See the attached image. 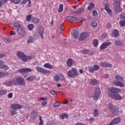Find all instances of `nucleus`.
<instances>
[{"label": "nucleus", "instance_id": "47", "mask_svg": "<svg viewBox=\"0 0 125 125\" xmlns=\"http://www.w3.org/2000/svg\"><path fill=\"white\" fill-rule=\"evenodd\" d=\"M8 75V72H0V77H4V76H6L7 75Z\"/></svg>", "mask_w": 125, "mask_h": 125}, {"label": "nucleus", "instance_id": "1", "mask_svg": "<svg viewBox=\"0 0 125 125\" xmlns=\"http://www.w3.org/2000/svg\"><path fill=\"white\" fill-rule=\"evenodd\" d=\"M115 79L117 81H114L113 83H112L113 85L120 87H124L125 86V84L123 83H125V81L122 77L117 75L115 76Z\"/></svg>", "mask_w": 125, "mask_h": 125}, {"label": "nucleus", "instance_id": "55", "mask_svg": "<svg viewBox=\"0 0 125 125\" xmlns=\"http://www.w3.org/2000/svg\"><path fill=\"white\" fill-rule=\"evenodd\" d=\"M105 27H106V28L107 29H110L111 27V24L110 23H107L106 24V25L105 26Z\"/></svg>", "mask_w": 125, "mask_h": 125}, {"label": "nucleus", "instance_id": "6", "mask_svg": "<svg viewBox=\"0 0 125 125\" xmlns=\"http://www.w3.org/2000/svg\"><path fill=\"white\" fill-rule=\"evenodd\" d=\"M101 94V91L100 88L98 86H96V88H95V93L94 94V96H93V99L95 100H98Z\"/></svg>", "mask_w": 125, "mask_h": 125}, {"label": "nucleus", "instance_id": "8", "mask_svg": "<svg viewBox=\"0 0 125 125\" xmlns=\"http://www.w3.org/2000/svg\"><path fill=\"white\" fill-rule=\"evenodd\" d=\"M44 28H43L42 25H40L38 29V33L40 36V37L42 39H43V35H44Z\"/></svg>", "mask_w": 125, "mask_h": 125}, {"label": "nucleus", "instance_id": "10", "mask_svg": "<svg viewBox=\"0 0 125 125\" xmlns=\"http://www.w3.org/2000/svg\"><path fill=\"white\" fill-rule=\"evenodd\" d=\"M100 68V66L97 65H93V67H89V72L94 73L95 71H98Z\"/></svg>", "mask_w": 125, "mask_h": 125}, {"label": "nucleus", "instance_id": "63", "mask_svg": "<svg viewBox=\"0 0 125 125\" xmlns=\"http://www.w3.org/2000/svg\"><path fill=\"white\" fill-rule=\"evenodd\" d=\"M36 115V113H35V112H32V113L31 114V116L32 117H33V118L35 117V115Z\"/></svg>", "mask_w": 125, "mask_h": 125}, {"label": "nucleus", "instance_id": "46", "mask_svg": "<svg viewBox=\"0 0 125 125\" xmlns=\"http://www.w3.org/2000/svg\"><path fill=\"white\" fill-rule=\"evenodd\" d=\"M34 41L33 37H28V39L27 40V43H30L31 42H32Z\"/></svg>", "mask_w": 125, "mask_h": 125}, {"label": "nucleus", "instance_id": "51", "mask_svg": "<svg viewBox=\"0 0 125 125\" xmlns=\"http://www.w3.org/2000/svg\"><path fill=\"white\" fill-rule=\"evenodd\" d=\"M35 79V77L33 76H31L30 77H29L27 80L29 81H32Z\"/></svg>", "mask_w": 125, "mask_h": 125}, {"label": "nucleus", "instance_id": "42", "mask_svg": "<svg viewBox=\"0 0 125 125\" xmlns=\"http://www.w3.org/2000/svg\"><path fill=\"white\" fill-rule=\"evenodd\" d=\"M31 19H32V15L29 14L26 16V21H30L31 20Z\"/></svg>", "mask_w": 125, "mask_h": 125}, {"label": "nucleus", "instance_id": "34", "mask_svg": "<svg viewBox=\"0 0 125 125\" xmlns=\"http://www.w3.org/2000/svg\"><path fill=\"white\" fill-rule=\"evenodd\" d=\"M93 44H94V46H98L99 44V40L98 39H94V40H93Z\"/></svg>", "mask_w": 125, "mask_h": 125}, {"label": "nucleus", "instance_id": "17", "mask_svg": "<svg viewBox=\"0 0 125 125\" xmlns=\"http://www.w3.org/2000/svg\"><path fill=\"white\" fill-rule=\"evenodd\" d=\"M31 71L32 70L29 68H21L18 70V72L20 73H26Z\"/></svg>", "mask_w": 125, "mask_h": 125}, {"label": "nucleus", "instance_id": "3", "mask_svg": "<svg viewBox=\"0 0 125 125\" xmlns=\"http://www.w3.org/2000/svg\"><path fill=\"white\" fill-rule=\"evenodd\" d=\"M16 82L15 81H13V83L14 84H16L18 83V85L24 86L25 85V82L23 78L21 77L20 76L16 77Z\"/></svg>", "mask_w": 125, "mask_h": 125}, {"label": "nucleus", "instance_id": "38", "mask_svg": "<svg viewBox=\"0 0 125 125\" xmlns=\"http://www.w3.org/2000/svg\"><path fill=\"white\" fill-rule=\"evenodd\" d=\"M119 25L121 27H123L125 26V21L122 20L119 21Z\"/></svg>", "mask_w": 125, "mask_h": 125}, {"label": "nucleus", "instance_id": "33", "mask_svg": "<svg viewBox=\"0 0 125 125\" xmlns=\"http://www.w3.org/2000/svg\"><path fill=\"white\" fill-rule=\"evenodd\" d=\"M32 21L33 23L36 24L39 22V19H38L37 18L34 17L32 18Z\"/></svg>", "mask_w": 125, "mask_h": 125}, {"label": "nucleus", "instance_id": "14", "mask_svg": "<svg viewBox=\"0 0 125 125\" xmlns=\"http://www.w3.org/2000/svg\"><path fill=\"white\" fill-rule=\"evenodd\" d=\"M17 31L21 36L24 37L25 35V30L23 28L18 27L17 28Z\"/></svg>", "mask_w": 125, "mask_h": 125}, {"label": "nucleus", "instance_id": "53", "mask_svg": "<svg viewBox=\"0 0 125 125\" xmlns=\"http://www.w3.org/2000/svg\"><path fill=\"white\" fill-rule=\"evenodd\" d=\"M25 60H23V62H26L28 60H31L32 59L31 57L29 56H26Z\"/></svg>", "mask_w": 125, "mask_h": 125}, {"label": "nucleus", "instance_id": "57", "mask_svg": "<svg viewBox=\"0 0 125 125\" xmlns=\"http://www.w3.org/2000/svg\"><path fill=\"white\" fill-rule=\"evenodd\" d=\"M28 0H23L21 1V4H25L27 2Z\"/></svg>", "mask_w": 125, "mask_h": 125}, {"label": "nucleus", "instance_id": "26", "mask_svg": "<svg viewBox=\"0 0 125 125\" xmlns=\"http://www.w3.org/2000/svg\"><path fill=\"white\" fill-rule=\"evenodd\" d=\"M115 11L117 13H120L122 11V8L120 7V6H114Z\"/></svg>", "mask_w": 125, "mask_h": 125}, {"label": "nucleus", "instance_id": "62", "mask_svg": "<svg viewBox=\"0 0 125 125\" xmlns=\"http://www.w3.org/2000/svg\"><path fill=\"white\" fill-rule=\"evenodd\" d=\"M12 97H13V94L12 93H10L8 94V98L11 99L12 98Z\"/></svg>", "mask_w": 125, "mask_h": 125}, {"label": "nucleus", "instance_id": "48", "mask_svg": "<svg viewBox=\"0 0 125 125\" xmlns=\"http://www.w3.org/2000/svg\"><path fill=\"white\" fill-rule=\"evenodd\" d=\"M60 78L58 76H55L54 77V81L56 82H58L60 81Z\"/></svg>", "mask_w": 125, "mask_h": 125}, {"label": "nucleus", "instance_id": "50", "mask_svg": "<svg viewBox=\"0 0 125 125\" xmlns=\"http://www.w3.org/2000/svg\"><path fill=\"white\" fill-rule=\"evenodd\" d=\"M21 0H11V1L15 4H19Z\"/></svg>", "mask_w": 125, "mask_h": 125}, {"label": "nucleus", "instance_id": "36", "mask_svg": "<svg viewBox=\"0 0 125 125\" xmlns=\"http://www.w3.org/2000/svg\"><path fill=\"white\" fill-rule=\"evenodd\" d=\"M34 27V25L33 23H30L28 25V28L30 31L33 30Z\"/></svg>", "mask_w": 125, "mask_h": 125}, {"label": "nucleus", "instance_id": "7", "mask_svg": "<svg viewBox=\"0 0 125 125\" xmlns=\"http://www.w3.org/2000/svg\"><path fill=\"white\" fill-rule=\"evenodd\" d=\"M36 69L38 72L42 73L44 75L48 74L50 73V71L45 69L42 67H36Z\"/></svg>", "mask_w": 125, "mask_h": 125}, {"label": "nucleus", "instance_id": "28", "mask_svg": "<svg viewBox=\"0 0 125 125\" xmlns=\"http://www.w3.org/2000/svg\"><path fill=\"white\" fill-rule=\"evenodd\" d=\"M121 5V0H115L114 1L113 6H117Z\"/></svg>", "mask_w": 125, "mask_h": 125}, {"label": "nucleus", "instance_id": "64", "mask_svg": "<svg viewBox=\"0 0 125 125\" xmlns=\"http://www.w3.org/2000/svg\"><path fill=\"white\" fill-rule=\"evenodd\" d=\"M46 125H57L55 123H50V122H48Z\"/></svg>", "mask_w": 125, "mask_h": 125}, {"label": "nucleus", "instance_id": "27", "mask_svg": "<svg viewBox=\"0 0 125 125\" xmlns=\"http://www.w3.org/2000/svg\"><path fill=\"white\" fill-rule=\"evenodd\" d=\"M94 7H95L94 3L93 2H90V4H89V6H88L87 9H88V10L90 11Z\"/></svg>", "mask_w": 125, "mask_h": 125}, {"label": "nucleus", "instance_id": "13", "mask_svg": "<svg viewBox=\"0 0 125 125\" xmlns=\"http://www.w3.org/2000/svg\"><path fill=\"white\" fill-rule=\"evenodd\" d=\"M111 44V42H105L104 43H103V44L101 45V47H100V49H101V50H104L107 48V47L110 45Z\"/></svg>", "mask_w": 125, "mask_h": 125}, {"label": "nucleus", "instance_id": "45", "mask_svg": "<svg viewBox=\"0 0 125 125\" xmlns=\"http://www.w3.org/2000/svg\"><path fill=\"white\" fill-rule=\"evenodd\" d=\"M93 16L95 17H97L98 16V12L95 10H93Z\"/></svg>", "mask_w": 125, "mask_h": 125}, {"label": "nucleus", "instance_id": "31", "mask_svg": "<svg viewBox=\"0 0 125 125\" xmlns=\"http://www.w3.org/2000/svg\"><path fill=\"white\" fill-rule=\"evenodd\" d=\"M63 10V4H61L59 6V8L58 9V12L59 13H62Z\"/></svg>", "mask_w": 125, "mask_h": 125}, {"label": "nucleus", "instance_id": "21", "mask_svg": "<svg viewBox=\"0 0 125 125\" xmlns=\"http://www.w3.org/2000/svg\"><path fill=\"white\" fill-rule=\"evenodd\" d=\"M100 65H101V66L103 67H112V64H109L107 62H102L101 63H100Z\"/></svg>", "mask_w": 125, "mask_h": 125}, {"label": "nucleus", "instance_id": "40", "mask_svg": "<svg viewBox=\"0 0 125 125\" xmlns=\"http://www.w3.org/2000/svg\"><path fill=\"white\" fill-rule=\"evenodd\" d=\"M14 26L15 27L21 28V24L19 22H16L14 23Z\"/></svg>", "mask_w": 125, "mask_h": 125}, {"label": "nucleus", "instance_id": "19", "mask_svg": "<svg viewBox=\"0 0 125 125\" xmlns=\"http://www.w3.org/2000/svg\"><path fill=\"white\" fill-rule=\"evenodd\" d=\"M11 108L13 109L16 110L17 109H21L22 107L21 106V105L18 104H15L11 105Z\"/></svg>", "mask_w": 125, "mask_h": 125}, {"label": "nucleus", "instance_id": "61", "mask_svg": "<svg viewBox=\"0 0 125 125\" xmlns=\"http://www.w3.org/2000/svg\"><path fill=\"white\" fill-rule=\"evenodd\" d=\"M40 100H41L42 101H47V98L41 97Z\"/></svg>", "mask_w": 125, "mask_h": 125}, {"label": "nucleus", "instance_id": "43", "mask_svg": "<svg viewBox=\"0 0 125 125\" xmlns=\"http://www.w3.org/2000/svg\"><path fill=\"white\" fill-rule=\"evenodd\" d=\"M62 28H63V24H61L60 26V28H59V35H61L62 34V32L63 31Z\"/></svg>", "mask_w": 125, "mask_h": 125}, {"label": "nucleus", "instance_id": "56", "mask_svg": "<svg viewBox=\"0 0 125 125\" xmlns=\"http://www.w3.org/2000/svg\"><path fill=\"white\" fill-rule=\"evenodd\" d=\"M88 53H89V51H88V50H87V49L83 50V54H87Z\"/></svg>", "mask_w": 125, "mask_h": 125}, {"label": "nucleus", "instance_id": "20", "mask_svg": "<svg viewBox=\"0 0 125 125\" xmlns=\"http://www.w3.org/2000/svg\"><path fill=\"white\" fill-rule=\"evenodd\" d=\"M104 10L106 12H107V13L108 14H109V15H112V12L111 9L109 8V4H105V5H104Z\"/></svg>", "mask_w": 125, "mask_h": 125}, {"label": "nucleus", "instance_id": "35", "mask_svg": "<svg viewBox=\"0 0 125 125\" xmlns=\"http://www.w3.org/2000/svg\"><path fill=\"white\" fill-rule=\"evenodd\" d=\"M8 2L7 0H0V7H2L4 4Z\"/></svg>", "mask_w": 125, "mask_h": 125}, {"label": "nucleus", "instance_id": "41", "mask_svg": "<svg viewBox=\"0 0 125 125\" xmlns=\"http://www.w3.org/2000/svg\"><path fill=\"white\" fill-rule=\"evenodd\" d=\"M91 25L93 27H96L98 25V23L95 21H93L91 22Z\"/></svg>", "mask_w": 125, "mask_h": 125}, {"label": "nucleus", "instance_id": "5", "mask_svg": "<svg viewBox=\"0 0 125 125\" xmlns=\"http://www.w3.org/2000/svg\"><path fill=\"white\" fill-rule=\"evenodd\" d=\"M107 95L108 97H110V98L113 99L116 101H119L122 100V97L118 93L115 94H111L110 93H107Z\"/></svg>", "mask_w": 125, "mask_h": 125}, {"label": "nucleus", "instance_id": "22", "mask_svg": "<svg viewBox=\"0 0 125 125\" xmlns=\"http://www.w3.org/2000/svg\"><path fill=\"white\" fill-rule=\"evenodd\" d=\"M90 84L93 85H96L99 84V82L96 79H92L90 81Z\"/></svg>", "mask_w": 125, "mask_h": 125}, {"label": "nucleus", "instance_id": "44", "mask_svg": "<svg viewBox=\"0 0 125 125\" xmlns=\"http://www.w3.org/2000/svg\"><path fill=\"white\" fill-rule=\"evenodd\" d=\"M6 93H7V91L6 90H0V96H3Z\"/></svg>", "mask_w": 125, "mask_h": 125}, {"label": "nucleus", "instance_id": "15", "mask_svg": "<svg viewBox=\"0 0 125 125\" xmlns=\"http://www.w3.org/2000/svg\"><path fill=\"white\" fill-rule=\"evenodd\" d=\"M88 33L86 32H83L81 33L79 38V40L80 41L84 40L88 37Z\"/></svg>", "mask_w": 125, "mask_h": 125}, {"label": "nucleus", "instance_id": "32", "mask_svg": "<svg viewBox=\"0 0 125 125\" xmlns=\"http://www.w3.org/2000/svg\"><path fill=\"white\" fill-rule=\"evenodd\" d=\"M60 118H61L62 119H64V117L66 118H68V114H65V113H62V114H61L60 115Z\"/></svg>", "mask_w": 125, "mask_h": 125}, {"label": "nucleus", "instance_id": "54", "mask_svg": "<svg viewBox=\"0 0 125 125\" xmlns=\"http://www.w3.org/2000/svg\"><path fill=\"white\" fill-rule=\"evenodd\" d=\"M73 13L74 14H76V15L80 14H81L80 10H79V9H78L76 11H73Z\"/></svg>", "mask_w": 125, "mask_h": 125}, {"label": "nucleus", "instance_id": "30", "mask_svg": "<svg viewBox=\"0 0 125 125\" xmlns=\"http://www.w3.org/2000/svg\"><path fill=\"white\" fill-rule=\"evenodd\" d=\"M99 112L98 110L97 109H95L94 110V112H93V115H94V117H96L99 115Z\"/></svg>", "mask_w": 125, "mask_h": 125}, {"label": "nucleus", "instance_id": "59", "mask_svg": "<svg viewBox=\"0 0 125 125\" xmlns=\"http://www.w3.org/2000/svg\"><path fill=\"white\" fill-rule=\"evenodd\" d=\"M50 94L53 96H55L56 95V91L55 90H51Z\"/></svg>", "mask_w": 125, "mask_h": 125}, {"label": "nucleus", "instance_id": "29", "mask_svg": "<svg viewBox=\"0 0 125 125\" xmlns=\"http://www.w3.org/2000/svg\"><path fill=\"white\" fill-rule=\"evenodd\" d=\"M43 66L46 68H48L50 69H51L53 68V66L49 63H46L44 64Z\"/></svg>", "mask_w": 125, "mask_h": 125}, {"label": "nucleus", "instance_id": "58", "mask_svg": "<svg viewBox=\"0 0 125 125\" xmlns=\"http://www.w3.org/2000/svg\"><path fill=\"white\" fill-rule=\"evenodd\" d=\"M17 113V112L16 111V110H11V114L14 115H15Z\"/></svg>", "mask_w": 125, "mask_h": 125}, {"label": "nucleus", "instance_id": "25", "mask_svg": "<svg viewBox=\"0 0 125 125\" xmlns=\"http://www.w3.org/2000/svg\"><path fill=\"white\" fill-rule=\"evenodd\" d=\"M123 43L122 41H121V40H120V39H117L115 41V44L118 46H121L123 45Z\"/></svg>", "mask_w": 125, "mask_h": 125}, {"label": "nucleus", "instance_id": "39", "mask_svg": "<svg viewBox=\"0 0 125 125\" xmlns=\"http://www.w3.org/2000/svg\"><path fill=\"white\" fill-rule=\"evenodd\" d=\"M61 105V103L60 102H56L53 104V107H58L60 106Z\"/></svg>", "mask_w": 125, "mask_h": 125}, {"label": "nucleus", "instance_id": "23", "mask_svg": "<svg viewBox=\"0 0 125 125\" xmlns=\"http://www.w3.org/2000/svg\"><path fill=\"white\" fill-rule=\"evenodd\" d=\"M112 36L115 37H118L119 36V30H117V29H113V30H112Z\"/></svg>", "mask_w": 125, "mask_h": 125}, {"label": "nucleus", "instance_id": "49", "mask_svg": "<svg viewBox=\"0 0 125 125\" xmlns=\"http://www.w3.org/2000/svg\"><path fill=\"white\" fill-rule=\"evenodd\" d=\"M0 68H1V69H4V70H5L9 69V68L7 66L5 65H2V66L0 67Z\"/></svg>", "mask_w": 125, "mask_h": 125}, {"label": "nucleus", "instance_id": "24", "mask_svg": "<svg viewBox=\"0 0 125 125\" xmlns=\"http://www.w3.org/2000/svg\"><path fill=\"white\" fill-rule=\"evenodd\" d=\"M67 65L68 67H71L73 64V60L72 59H68L67 61Z\"/></svg>", "mask_w": 125, "mask_h": 125}, {"label": "nucleus", "instance_id": "4", "mask_svg": "<svg viewBox=\"0 0 125 125\" xmlns=\"http://www.w3.org/2000/svg\"><path fill=\"white\" fill-rule=\"evenodd\" d=\"M108 108H109V110L111 111V113L116 116H117L119 113V108H118L117 106L114 105L112 104H108Z\"/></svg>", "mask_w": 125, "mask_h": 125}, {"label": "nucleus", "instance_id": "18", "mask_svg": "<svg viewBox=\"0 0 125 125\" xmlns=\"http://www.w3.org/2000/svg\"><path fill=\"white\" fill-rule=\"evenodd\" d=\"M66 19L70 21H76L79 20L78 18L73 16H67L66 17Z\"/></svg>", "mask_w": 125, "mask_h": 125}, {"label": "nucleus", "instance_id": "12", "mask_svg": "<svg viewBox=\"0 0 125 125\" xmlns=\"http://www.w3.org/2000/svg\"><path fill=\"white\" fill-rule=\"evenodd\" d=\"M17 55L18 57L21 58L22 61L24 62V61L26 59V55L24 54V53H22V52H21L20 51H18L17 52Z\"/></svg>", "mask_w": 125, "mask_h": 125}, {"label": "nucleus", "instance_id": "2", "mask_svg": "<svg viewBox=\"0 0 125 125\" xmlns=\"http://www.w3.org/2000/svg\"><path fill=\"white\" fill-rule=\"evenodd\" d=\"M79 75L77 70L75 68H72L71 70L68 72V76L71 78H75Z\"/></svg>", "mask_w": 125, "mask_h": 125}, {"label": "nucleus", "instance_id": "37", "mask_svg": "<svg viewBox=\"0 0 125 125\" xmlns=\"http://www.w3.org/2000/svg\"><path fill=\"white\" fill-rule=\"evenodd\" d=\"M119 17L120 19L125 21V13L124 12L121 13L119 16Z\"/></svg>", "mask_w": 125, "mask_h": 125}, {"label": "nucleus", "instance_id": "52", "mask_svg": "<svg viewBox=\"0 0 125 125\" xmlns=\"http://www.w3.org/2000/svg\"><path fill=\"white\" fill-rule=\"evenodd\" d=\"M13 81H13V82L11 81H8V82H6V84L7 86H11L12 84V83H13Z\"/></svg>", "mask_w": 125, "mask_h": 125}, {"label": "nucleus", "instance_id": "60", "mask_svg": "<svg viewBox=\"0 0 125 125\" xmlns=\"http://www.w3.org/2000/svg\"><path fill=\"white\" fill-rule=\"evenodd\" d=\"M28 2H29V3H28V4H27L28 7H31V0H28Z\"/></svg>", "mask_w": 125, "mask_h": 125}, {"label": "nucleus", "instance_id": "9", "mask_svg": "<svg viewBox=\"0 0 125 125\" xmlns=\"http://www.w3.org/2000/svg\"><path fill=\"white\" fill-rule=\"evenodd\" d=\"M108 91L112 94H116L121 92V90L120 88L110 87L108 88Z\"/></svg>", "mask_w": 125, "mask_h": 125}, {"label": "nucleus", "instance_id": "16", "mask_svg": "<svg viewBox=\"0 0 125 125\" xmlns=\"http://www.w3.org/2000/svg\"><path fill=\"white\" fill-rule=\"evenodd\" d=\"M71 34L73 38L76 40L78 39L79 37V34L77 30H76L75 29H74L73 31H72Z\"/></svg>", "mask_w": 125, "mask_h": 125}, {"label": "nucleus", "instance_id": "11", "mask_svg": "<svg viewBox=\"0 0 125 125\" xmlns=\"http://www.w3.org/2000/svg\"><path fill=\"white\" fill-rule=\"evenodd\" d=\"M121 122V118L120 117H116L113 120H111L110 123L108 125H117Z\"/></svg>", "mask_w": 125, "mask_h": 125}]
</instances>
